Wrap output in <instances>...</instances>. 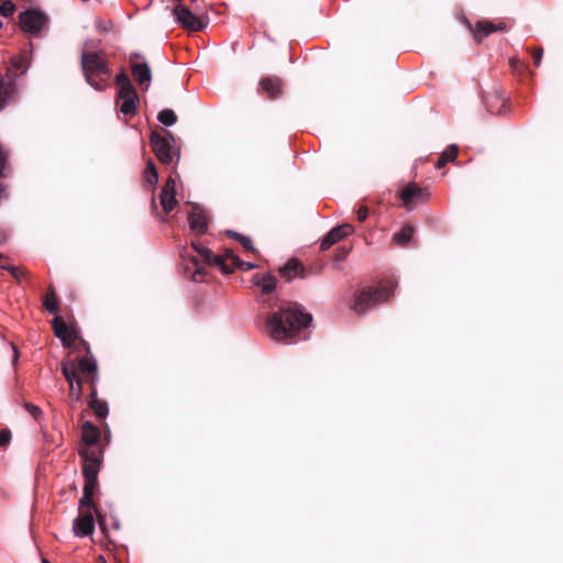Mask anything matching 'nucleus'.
<instances>
[{
    "mask_svg": "<svg viewBox=\"0 0 563 563\" xmlns=\"http://www.w3.org/2000/svg\"><path fill=\"white\" fill-rule=\"evenodd\" d=\"M157 120L166 126H172L177 122V115L173 110L164 109L158 112Z\"/></svg>",
    "mask_w": 563,
    "mask_h": 563,
    "instance_id": "obj_28",
    "label": "nucleus"
},
{
    "mask_svg": "<svg viewBox=\"0 0 563 563\" xmlns=\"http://www.w3.org/2000/svg\"><path fill=\"white\" fill-rule=\"evenodd\" d=\"M16 74H8L7 78L0 75V111H2L16 93V84L14 77Z\"/></svg>",
    "mask_w": 563,
    "mask_h": 563,
    "instance_id": "obj_12",
    "label": "nucleus"
},
{
    "mask_svg": "<svg viewBox=\"0 0 563 563\" xmlns=\"http://www.w3.org/2000/svg\"><path fill=\"white\" fill-rule=\"evenodd\" d=\"M16 361H18V352H16V350L14 349L13 363H16Z\"/></svg>",
    "mask_w": 563,
    "mask_h": 563,
    "instance_id": "obj_47",
    "label": "nucleus"
},
{
    "mask_svg": "<svg viewBox=\"0 0 563 563\" xmlns=\"http://www.w3.org/2000/svg\"><path fill=\"white\" fill-rule=\"evenodd\" d=\"M92 511H80L74 520L73 530L77 537H88L95 531V517Z\"/></svg>",
    "mask_w": 563,
    "mask_h": 563,
    "instance_id": "obj_11",
    "label": "nucleus"
},
{
    "mask_svg": "<svg viewBox=\"0 0 563 563\" xmlns=\"http://www.w3.org/2000/svg\"><path fill=\"white\" fill-rule=\"evenodd\" d=\"M228 234L233 236L236 241L241 243V245L249 251H253V242L249 236H245L241 233L234 232V231H228Z\"/></svg>",
    "mask_w": 563,
    "mask_h": 563,
    "instance_id": "obj_33",
    "label": "nucleus"
},
{
    "mask_svg": "<svg viewBox=\"0 0 563 563\" xmlns=\"http://www.w3.org/2000/svg\"><path fill=\"white\" fill-rule=\"evenodd\" d=\"M368 216V209L366 207H361L358 210H357V220L360 222H363L366 220Z\"/></svg>",
    "mask_w": 563,
    "mask_h": 563,
    "instance_id": "obj_44",
    "label": "nucleus"
},
{
    "mask_svg": "<svg viewBox=\"0 0 563 563\" xmlns=\"http://www.w3.org/2000/svg\"><path fill=\"white\" fill-rule=\"evenodd\" d=\"M457 154V146L450 145L449 150L444 151L435 163V168L440 169L445 166L450 161H454Z\"/></svg>",
    "mask_w": 563,
    "mask_h": 563,
    "instance_id": "obj_27",
    "label": "nucleus"
},
{
    "mask_svg": "<svg viewBox=\"0 0 563 563\" xmlns=\"http://www.w3.org/2000/svg\"><path fill=\"white\" fill-rule=\"evenodd\" d=\"M543 56L542 47H538L533 51V58L536 66H540Z\"/></svg>",
    "mask_w": 563,
    "mask_h": 563,
    "instance_id": "obj_41",
    "label": "nucleus"
},
{
    "mask_svg": "<svg viewBox=\"0 0 563 563\" xmlns=\"http://www.w3.org/2000/svg\"><path fill=\"white\" fill-rule=\"evenodd\" d=\"M133 57H134V55L131 56L132 75L141 87H144V89H147L150 87L151 78H152L150 66L145 62H133L132 60ZM135 57H139V55L135 54Z\"/></svg>",
    "mask_w": 563,
    "mask_h": 563,
    "instance_id": "obj_14",
    "label": "nucleus"
},
{
    "mask_svg": "<svg viewBox=\"0 0 563 563\" xmlns=\"http://www.w3.org/2000/svg\"><path fill=\"white\" fill-rule=\"evenodd\" d=\"M302 271L303 268L297 260H290L280 272L286 278L291 279L292 277L299 276Z\"/></svg>",
    "mask_w": 563,
    "mask_h": 563,
    "instance_id": "obj_25",
    "label": "nucleus"
},
{
    "mask_svg": "<svg viewBox=\"0 0 563 563\" xmlns=\"http://www.w3.org/2000/svg\"><path fill=\"white\" fill-rule=\"evenodd\" d=\"M115 85L119 87V92H126L128 90L135 89L124 71L119 73L115 76Z\"/></svg>",
    "mask_w": 563,
    "mask_h": 563,
    "instance_id": "obj_30",
    "label": "nucleus"
},
{
    "mask_svg": "<svg viewBox=\"0 0 563 563\" xmlns=\"http://www.w3.org/2000/svg\"><path fill=\"white\" fill-rule=\"evenodd\" d=\"M2 27V22L0 21V29Z\"/></svg>",
    "mask_w": 563,
    "mask_h": 563,
    "instance_id": "obj_49",
    "label": "nucleus"
},
{
    "mask_svg": "<svg viewBox=\"0 0 563 563\" xmlns=\"http://www.w3.org/2000/svg\"><path fill=\"white\" fill-rule=\"evenodd\" d=\"M78 371L91 384L97 382V363L93 358L81 357L78 361Z\"/></svg>",
    "mask_w": 563,
    "mask_h": 563,
    "instance_id": "obj_21",
    "label": "nucleus"
},
{
    "mask_svg": "<svg viewBox=\"0 0 563 563\" xmlns=\"http://www.w3.org/2000/svg\"><path fill=\"white\" fill-rule=\"evenodd\" d=\"M354 233V228L352 224L344 223L341 225H336L333 229H331L325 236L322 239L320 243V249L322 251L329 250L332 245H334L336 242L342 240L345 236H349Z\"/></svg>",
    "mask_w": 563,
    "mask_h": 563,
    "instance_id": "obj_9",
    "label": "nucleus"
},
{
    "mask_svg": "<svg viewBox=\"0 0 563 563\" xmlns=\"http://www.w3.org/2000/svg\"><path fill=\"white\" fill-rule=\"evenodd\" d=\"M89 406L99 418H106L109 413V408L106 401L99 399L89 400Z\"/></svg>",
    "mask_w": 563,
    "mask_h": 563,
    "instance_id": "obj_29",
    "label": "nucleus"
},
{
    "mask_svg": "<svg viewBox=\"0 0 563 563\" xmlns=\"http://www.w3.org/2000/svg\"><path fill=\"white\" fill-rule=\"evenodd\" d=\"M42 563H51L46 559H43Z\"/></svg>",
    "mask_w": 563,
    "mask_h": 563,
    "instance_id": "obj_48",
    "label": "nucleus"
},
{
    "mask_svg": "<svg viewBox=\"0 0 563 563\" xmlns=\"http://www.w3.org/2000/svg\"><path fill=\"white\" fill-rule=\"evenodd\" d=\"M78 454L82 459L84 477L98 478L102 452L97 448H78Z\"/></svg>",
    "mask_w": 563,
    "mask_h": 563,
    "instance_id": "obj_7",
    "label": "nucleus"
},
{
    "mask_svg": "<svg viewBox=\"0 0 563 563\" xmlns=\"http://www.w3.org/2000/svg\"><path fill=\"white\" fill-rule=\"evenodd\" d=\"M262 90L269 98H277L282 90V80L278 77H268L261 80Z\"/></svg>",
    "mask_w": 563,
    "mask_h": 563,
    "instance_id": "obj_23",
    "label": "nucleus"
},
{
    "mask_svg": "<svg viewBox=\"0 0 563 563\" xmlns=\"http://www.w3.org/2000/svg\"><path fill=\"white\" fill-rule=\"evenodd\" d=\"M175 180H173L172 177H169L161 192V205L165 212H170L175 208Z\"/></svg>",
    "mask_w": 563,
    "mask_h": 563,
    "instance_id": "obj_18",
    "label": "nucleus"
},
{
    "mask_svg": "<svg viewBox=\"0 0 563 563\" xmlns=\"http://www.w3.org/2000/svg\"><path fill=\"white\" fill-rule=\"evenodd\" d=\"M400 199L404 201V206L411 210L412 209V199H426L427 194L423 189L418 187L416 183H409L399 194Z\"/></svg>",
    "mask_w": 563,
    "mask_h": 563,
    "instance_id": "obj_17",
    "label": "nucleus"
},
{
    "mask_svg": "<svg viewBox=\"0 0 563 563\" xmlns=\"http://www.w3.org/2000/svg\"><path fill=\"white\" fill-rule=\"evenodd\" d=\"M60 369H62L64 377L66 378V380L69 384L70 395L75 399H79L81 396V393H82V382L77 378V374H76L74 364L69 360L64 361L60 364Z\"/></svg>",
    "mask_w": 563,
    "mask_h": 563,
    "instance_id": "obj_10",
    "label": "nucleus"
},
{
    "mask_svg": "<svg viewBox=\"0 0 563 563\" xmlns=\"http://www.w3.org/2000/svg\"><path fill=\"white\" fill-rule=\"evenodd\" d=\"M139 104V97L135 89L126 92H118L117 106L123 114H134Z\"/></svg>",
    "mask_w": 563,
    "mask_h": 563,
    "instance_id": "obj_13",
    "label": "nucleus"
},
{
    "mask_svg": "<svg viewBox=\"0 0 563 563\" xmlns=\"http://www.w3.org/2000/svg\"><path fill=\"white\" fill-rule=\"evenodd\" d=\"M413 235V228L411 225H405L399 232L393 235V241L396 244L405 245L408 243Z\"/></svg>",
    "mask_w": 563,
    "mask_h": 563,
    "instance_id": "obj_26",
    "label": "nucleus"
},
{
    "mask_svg": "<svg viewBox=\"0 0 563 563\" xmlns=\"http://www.w3.org/2000/svg\"><path fill=\"white\" fill-rule=\"evenodd\" d=\"M150 143L153 152L162 164L168 165L176 157L177 162L180 157V151L175 147V139L172 132L165 131L162 135L153 131L150 136Z\"/></svg>",
    "mask_w": 563,
    "mask_h": 563,
    "instance_id": "obj_5",
    "label": "nucleus"
},
{
    "mask_svg": "<svg viewBox=\"0 0 563 563\" xmlns=\"http://www.w3.org/2000/svg\"><path fill=\"white\" fill-rule=\"evenodd\" d=\"M11 66H12V68L19 70L20 74H23L24 71H26V67L23 64L22 57H13L11 59Z\"/></svg>",
    "mask_w": 563,
    "mask_h": 563,
    "instance_id": "obj_38",
    "label": "nucleus"
},
{
    "mask_svg": "<svg viewBox=\"0 0 563 563\" xmlns=\"http://www.w3.org/2000/svg\"><path fill=\"white\" fill-rule=\"evenodd\" d=\"M24 408L26 409V411L34 418V419H38L42 417V410L40 407L31 404V402H25L24 404Z\"/></svg>",
    "mask_w": 563,
    "mask_h": 563,
    "instance_id": "obj_37",
    "label": "nucleus"
},
{
    "mask_svg": "<svg viewBox=\"0 0 563 563\" xmlns=\"http://www.w3.org/2000/svg\"><path fill=\"white\" fill-rule=\"evenodd\" d=\"M253 282L262 288L264 294H271L276 287V278L271 274L264 276L256 275L253 277Z\"/></svg>",
    "mask_w": 563,
    "mask_h": 563,
    "instance_id": "obj_24",
    "label": "nucleus"
},
{
    "mask_svg": "<svg viewBox=\"0 0 563 563\" xmlns=\"http://www.w3.org/2000/svg\"><path fill=\"white\" fill-rule=\"evenodd\" d=\"M172 12L176 22L189 31L203 30L208 24V20L203 14L198 13L196 10L189 9L185 3L181 2L176 3Z\"/></svg>",
    "mask_w": 563,
    "mask_h": 563,
    "instance_id": "obj_6",
    "label": "nucleus"
},
{
    "mask_svg": "<svg viewBox=\"0 0 563 563\" xmlns=\"http://www.w3.org/2000/svg\"><path fill=\"white\" fill-rule=\"evenodd\" d=\"M145 178H146V181L151 185H154L158 181V172L152 161H148L146 164Z\"/></svg>",
    "mask_w": 563,
    "mask_h": 563,
    "instance_id": "obj_31",
    "label": "nucleus"
},
{
    "mask_svg": "<svg viewBox=\"0 0 563 563\" xmlns=\"http://www.w3.org/2000/svg\"><path fill=\"white\" fill-rule=\"evenodd\" d=\"M53 329L55 335L63 342V344L70 346L71 341L75 340V331L69 330L66 322L60 317L54 318Z\"/></svg>",
    "mask_w": 563,
    "mask_h": 563,
    "instance_id": "obj_19",
    "label": "nucleus"
},
{
    "mask_svg": "<svg viewBox=\"0 0 563 563\" xmlns=\"http://www.w3.org/2000/svg\"><path fill=\"white\" fill-rule=\"evenodd\" d=\"M311 321V314L305 312L300 306L290 305L271 314L267 318L266 327L273 340L291 343L307 339V335L301 332L309 327Z\"/></svg>",
    "mask_w": 563,
    "mask_h": 563,
    "instance_id": "obj_1",
    "label": "nucleus"
},
{
    "mask_svg": "<svg viewBox=\"0 0 563 563\" xmlns=\"http://www.w3.org/2000/svg\"><path fill=\"white\" fill-rule=\"evenodd\" d=\"M21 29L32 35H37L47 24V16L37 10L23 11L19 15Z\"/></svg>",
    "mask_w": 563,
    "mask_h": 563,
    "instance_id": "obj_8",
    "label": "nucleus"
},
{
    "mask_svg": "<svg viewBox=\"0 0 563 563\" xmlns=\"http://www.w3.org/2000/svg\"><path fill=\"white\" fill-rule=\"evenodd\" d=\"M81 68L87 84L97 91L109 86L111 70L104 55L99 52H81Z\"/></svg>",
    "mask_w": 563,
    "mask_h": 563,
    "instance_id": "obj_2",
    "label": "nucleus"
},
{
    "mask_svg": "<svg viewBox=\"0 0 563 563\" xmlns=\"http://www.w3.org/2000/svg\"><path fill=\"white\" fill-rule=\"evenodd\" d=\"M89 398H90V400L98 399L96 388H92V390L89 394Z\"/></svg>",
    "mask_w": 563,
    "mask_h": 563,
    "instance_id": "obj_46",
    "label": "nucleus"
},
{
    "mask_svg": "<svg viewBox=\"0 0 563 563\" xmlns=\"http://www.w3.org/2000/svg\"><path fill=\"white\" fill-rule=\"evenodd\" d=\"M98 487V478L85 477L84 492L95 494Z\"/></svg>",
    "mask_w": 563,
    "mask_h": 563,
    "instance_id": "obj_36",
    "label": "nucleus"
},
{
    "mask_svg": "<svg viewBox=\"0 0 563 563\" xmlns=\"http://www.w3.org/2000/svg\"><path fill=\"white\" fill-rule=\"evenodd\" d=\"M223 258V263L231 268V273L234 269V264L240 263V258L230 250H227L223 255H220Z\"/></svg>",
    "mask_w": 563,
    "mask_h": 563,
    "instance_id": "obj_34",
    "label": "nucleus"
},
{
    "mask_svg": "<svg viewBox=\"0 0 563 563\" xmlns=\"http://www.w3.org/2000/svg\"><path fill=\"white\" fill-rule=\"evenodd\" d=\"M9 199V187L5 184L0 183V201Z\"/></svg>",
    "mask_w": 563,
    "mask_h": 563,
    "instance_id": "obj_43",
    "label": "nucleus"
},
{
    "mask_svg": "<svg viewBox=\"0 0 563 563\" xmlns=\"http://www.w3.org/2000/svg\"><path fill=\"white\" fill-rule=\"evenodd\" d=\"M100 438V430L90 421H85L81 426L82 443L79 448H96Z\"/></svg>",
    "mask_w": 563,
    "mask_h": 563,
    "instance_id": "obj_16",
    "label": "nucleus"
},
{
    "mask_svg": "<svg viewBox=\"0 0 563 563\" xmlns=\"http://www.w3.org/2000/svg\"><path fill=\"white\" fill-rule=\"evenodd\" d=\"M44 306L49 313H56L58 311L55 294L52 288L45 296Z\"/></svg>",
    "mask_w": 563,
    "mask_h": 563,
    "instance_id": "obj_32",
    "label": "nucleus"
},
{
    "mask_svg": "<svg viewBox=\"0 0 563 563\" xmlns=\"http://www.w3.org/2000/svg\"><path fill=\"white\" fill-rule=\"evenodd\" d=\"M11 439V432L8 429L0 430V446H3L9 443Z\"/></svg>",
    "mask_w": 563,
    "mask_h": 563,
    "instance_id": "obj_40",
    "label": "nucleus"
},
{
    "mask_svg": "<svg viewBox=\"0 0 563 563\" xmlns=\"http://www.w3.org/2000/svg\"><path fill=\"white\" fill-rule=\"evenodd\" d=\"M194 250L200 255V260L196 256L190 257V261L186 264V269L190 271L195 268L191 279L196 283L203 280V275L206 274L205 264L210 266L219 267L224 274H230L231 268L223 263V258L221 256L214 255L208 247L200 245L198 243L192 242Z\"/></svg>",
    "mask_w": 563,
    "mask_h": 563,
    "instance_id": "obj_4",
    "label": "nucleus"
},
{
    "mask_svg": "<svg viewBox=\"0 0 563 563\" xmlns=\"http://www.w3.org/2000/svg\"><path fill=\"white\" fill-rule=\"evenodd\" d=\"M15 11V4L12 1H3L0 4V14L4 18L11 16Z\"/></svg>",
    "mask_w": 563,
    "mask_h": 563,
    "instance_id": "obj_35",
    "label": "nucleus"
},
{
    "mask_svg": "<svg viewBox=\"0 0 563 563\" xmlns=\"http://www.w3.org/2000/svg\"><path fill=\"white\" fill-rule=\"evenodd\" d=\"M5 159H7V157H5L2 148L0 147V177L4 176Z\"/></svg>",
    "mask_w": 563,
    "mask_h": 563,
    "instance_id": "obj_45",
    "label": "nucleus"
},
{
    "mask_svg": "<svg viewBox=\"0 0 563 563\" xmlns=\"http://www.w3.org/2000/svg\"><path fill=\"white\" fill-rule=\"evenodd\" d=\"M396 285L393 280H384L377 287L363 289L354 300L353 309L356 313L361 314L375 307L376 305L386 301L393 294Z\"/></svg>",
    "mask_w": 563,
    "mask_h": 563,
    "instance_id": "obj_3",
    "label": "nucleus"
},
{
    "mask_svg": "<svg viewBox=\"0 0 563 563\" xmlns=\"http://www.w3.org/2000/svg\"><path fill=\"white\" fill-rule=\"evenodd\" d=\"M505 30L504 23H498L495 25L494 23L489 21H481L476 24L475 30L473 31L474 37L477 42H481L484 37L488 36L489 34L496 32V31H503Z\"/></svg>",
    "mask_w": 563,
    "mask_h": 563,
    "instance_id": "obj_22",
    "label": "nucleus"
},
{
    "mask_svg": "<svg viewBox=\"0 0 563 563\" xmlns=\"http://www.w3.org/2000/svg\"><path fill=\"white\" fill-rule=\"evenodd\" d=\"M189 227L198 234H203L208 229L207 217L198 205H192L188 213Z\"/></svg>",
    "mask_w": 563,
    "mask_h": 563,
    "instance_id": "obj_15",
    "label": "nucleus"
},
{
    "mask_svg": "<svg viewBox=\"0 0 563 563\" xmlns=\"http://www.w3.org/2000/svg\"><path fill=\"white\" fill-rule=\"evenodd\" d=\"M79 510L80 511H89L90 510L93 514H96V517H97L100 528L102 530L106 529L104 517L99 512V510L97 509V507L93 503V494L82 492V496L79 500Z\"/></svg>",
    "mask_w": 563,
    "mask_h": 563,
    "instance_id": "obj_20",
    "label": "nucleus"
},
{
    "mask_svg": "<svg viewBox=\"0 0 563 563\" xmlns=\"http://www.w3.org/2000/svg\"><path fill=\"white\" fill-rule=\"evenodd\" d=\"M0 267L3 268V269L9 271L12 274V276L14 278H16L18 280L23 276V273H22V271L19 267L5 266V265H1Z\"/></svg>",
    "mask_w": 563,
    "mask_h": 563,
    "instance_id": "obj_39",
    "label": "nucleus"
},
{
    "mask_svg": "<svg viewBox=\"0 0 563 563\" xmlns=\"http://www.w3.org/2000/svg\"><path fill=\"white\" fill-rule=\"evenodd\" d=\"M235 267H239L242 271H251L255 267V265L250 262H244L240 260V263L234 264V268Z\"/></svg>",
    "mask_w": 563,
    "mask_h": 563,
    "instance_id": "obj_42",
    "label": "nucleus"
}]
</instances>
